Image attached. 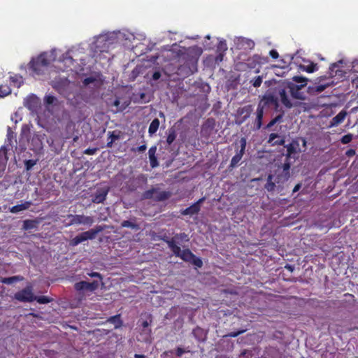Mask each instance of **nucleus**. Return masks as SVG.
Instances as JSON below:
<instances>
[{"mask_svg": "<svg viewBox=\"0 0 358 358\" xmlns=\"http://www.w3.org/2000/svg\"><path fill=\"white\" fill-rule=\"evenodd\" d=\"M282 119V115H277L275 117H274L273 119H272L266 125V128L267 129H270L271 128L273 125H275L277 122H281Z\"/></svg>", "mask_w": 358, "mask_h": 358, "instance_id": "36", "label": "nucleus"}, {"mask_svg": "<svg viewBox=\"0 0 358 358\" xmlns=\"http://www.w3.org/2000/svg\"><path fill=\"white\" fill-rule=\"evenodd\" d=\"M38 64H40L41 67H43L44 70L48 66L50 62L48 59L47 53H41L36 58L32 59V65L36 66Z\"/></svg>", "mask_w": 358, "mask_h": 358, "instance_id": "14", "label": "nucleus"}, {"mask_svg": "<svg viewBox=\"0 0 358 358\" xmlns=\"http://www.w3.org/2000/svg\"><path fill=\"white\" fill-rule=\"evenodd\" d=\"M268 143L273 145H283L285 143L284 138H280L278 134L271 133L268 137Z\"/></svg>", "mask_w": 358, "mask_h": 358, "instance_id": "22", "label": "nucleus"}, {"mask_svg": "<svg viewBox=\"0 0 358 358\" xmlns=\"http://www.w3.org/2000/svg\"><path fill=\"white\" fill-rule=\"evenodd\" d=\"M279 173L277 174L276 178L275 179V182L277 183H283L287 181L289 176L290 173L288 172L287 174V171H282V169H278Z\"/></svg>", "mask_w": 358, "mask_h": 358, "instance_id": "25", "label": "nucleus"}, {"mask_svg": "<svg viewBox=\"0 0 358 358\" xmlns=\"http://www.w3.org/2000/svg\"><path fill=\"white\" fill-rule=\"evenodd\" d=\"M292 80L293 81L297 83H300V84H305V85L306 86L307 85V82H308V79L305 77H303V76H294L292 78Z\"/></svg>", "mask_w": 358, "mask_h": 358, "instance_id": "39", "label": "nucleus"}, {"mask_svg": "<svg viewBox=\"0 0 358 358\" xmlns=\"http://www.w3.org/2000/svg\"><path fill=\"white\" fill-rule=\"evenodd\" d=\"M99 287V282L96 280L89 282L87 281H80L75 284V289L77 291L88 290L91 292H94Z\"/></svg>", "mask_w": 358, "mask_h": 358, "instance_id": "10", "label": "nucleus"}, {"mask_svg": "<svg viewBox=\"0 0 358 358\" xmlns=\"http://www.w3.org/2000/svg\"><path fill=\"white\" fill-rule=\"evenodd\" d=\"M264 99L266 100V101L263 103L264 106L267 103H271L275 106L278 105V99L273 95L265 96Z\"/></svg>", "mask_w": 358, "mask_h": 358, "instance_id": "38", "label": "nucleus"}, {"mask_svg": "<svg viewBox=\"0 0 358 358\" xmlns=\"http://www.w3.org/2000/svg\"><path fill=\"white\" fill-rule=\"evenodd\" d=\"M215 121L213 118L207 119L201 127V132L209 136L215 128Z\"/></svg>", "mask_w": 358, "mask_h": 358, "instance_id": "16", "label": "nucleus"}, {"mask_svg": "<svg viewBox=\"0 0 358 358\" xmlns=\"http://www.w3.org/2000/svg\"><path fill=\"white\" fill-rule=\"evenodd\" d=\"M34 301H36L40 304H46L52 301V299L46 296H34Z\"/></svg>", "mask_w": 358, "mask_h": 358, "instance_id": "34", "label": "nucleus"}, {"mask_svg": "<svg viewBox=\"0 0 358 358\" xmlns=\"http://www.w3.org/2000/svg\"><path fill=\"white\" fill-rule=\"evenodd\" d=\"M38 222L36 220H25L23 221L22 228L24 230H29L36 227Z\"/></svg>", "mask_w": 358, "mask_h": 358, "instance_id": "27", "label": "nucleus"}, {"mask_svg": "<svg viewBox=\"0 0 358 358\" xmlns=\"http://www.w3.org/2000/svg\"><path fill=\"white\" fill-rule=\"evenodd\" d=\"M108 322L114 324L115 328L120 327L122 324V322L120 319V315H119V314L110 317L108 319Z\"/></svg>", "mask_w": 358, "mask_h": 358, "instance_id": "31", "label": "nucleus"}, {"mask_svg": "<svg viewBox=\"0 0 358 358\" xmlns=\"http://www.w3.org/2000/svg\"><path fill=\"white\" fill-rule=\"evenodd\" d=\"M251 83L255 87H259L262 83V77L258 76L251 80Z\"/></svg>", "mask_w": 358, "mask_h": 358, "instance_id": "41", "label": "nucleus"}, {"mask_svg": "<svg viewBox=\"0 0 358 358\" xmlns=\"http://www.w3.org/2000/svg\"><path fill=\"white\" fill-rule=\"evenodd\" d=\"M299 69L303 71H306L307 73H313L318 69L317 64L313 62H310V64L308 66L300 65Z\"/></svg>", "mask_w": 358, "mask_h": 358, "instance_id": "29", "label": "nucleus"}, {"mask_svg": "<svg viewBox=\"0 0 358 358\" xmlns=\"http://www.w3.org/2000/svg\"><path fill=\"white\" fill-rule=\"evenodd\" d=\"M151 319L148 318V320H143L142 317L138 320V325L139 327L142 328V331L148 333L150 331L149 327L151 324Z\"/></svg>", "mask_w": 358, "mask_h": 358, "instance_id": "26", "label": "nucleus"}, {"mask_svg": "<svg viewBox=\"0 0 358 358\" xmlns=\"http://www.w3.org/2000/svg\"><path fill=\"white\" fill-rule=\"evenodd\" d=\"M264 105L263 101H261L258 103L256 112L255 113V118L252 121L253 129L259 130L262 126V120L264 115Z\"/></svg>", "mask_w": 358, "mask_h": 358, "instance_id": "8", "label": "nucleus"}, {"mask_svg": "<svg viewBox=\"0 0 358 358\" xmlns=\"http://www.w3.org/2000/svg\"><path fill=\"white\" fill-rule=\"evenodd\" d=\"M224 53L218 52V55L216 57L215 60L217 62H222L223 59Z\"/></svg>", "mask_w": 358, "mask_h": 358, "instance_id": "58", "label": "nucleus"}, {"mask_svg": "<svg viewBox=\"0 0 358 358\" xmlns=\"http://www.w3.org/2000/svg\"><path fill=\"white\" fill-rule=\"evenodd\" d=\"M155 152H156V147L155 146L150 148L148 151L150 165L152 166V167L157 166V157L155 156Z\"/></svg>", "mask_w": 358, "mask_h": 358, "instance_id": "28", "label": "nucleus"}, {"mask_svg": "<svg viewBox=\"0 0 358 358\" xmlns=\"http://www.w3.org/2000/svg\"><path fill=\"white\" fill-rule=\"evenodd\" d=\"M29 66V69L36 75H41L43 73L44 69L43 67H41L40 64L36 65V66L32 65V59L30 61Z\"/></svg>", "mask_w": 358, "mask_h": 358, "instance_id": "32", "label": "nucleus"}, {"mask_svg": "<svg viewBox=\"0 0 358 358\" xmlns=\"http://www.w3.org/2000/svg\"><path fill=\"white\" fill-rule=\"evenodd\" d=\"M57 99H56L55 96L50 95V94L47 95L45 97V102L48 105L52 104Z\"/></svg>", "mask_w": 358, "mask_h": 358, "instance_id": "47", "label": "nucleus"}, {"mask_svg": "<svg viewBox=\"0 0 358 358\" xmlns=\"http://www.w3.org/2000/svg\"><path fill=\"white\" fill-rule=\"evenodd\" d=\"M205 197H202L199 199L196 202L191 205L189 207L182 210L180 211L181 215L192 216L198 214L201 210V205L205 201Z\"/></svg>", "mask_w": 358, "mask_h": 358, "instance_id": "9", "label": "nucleus"}, {"mask_svg": "<svg viewBox=\"0 0 358 358\" xmlns=\"http://www.w3.org/2000/svg\"><path fill=\"white\" fill-rule=\"evenodd\" d=\"M17 280H18V277H17V276H13V277H9V278H4L2 280V282H3V283H5V284L10 285V284L14 283V282H16Z\"/></svg>", "mask_w": 358, "mask_h": 358, "instance_id": "42", "label": "nucleus"}, {"mask_svg": "<svg viewBox=\"0 0 358 358\" xmlns=\"http://www.w3.org/2000/svg\"><path fill=\"white\" fill-rule=\"evenodd\" d=\"M20 78H18L17 76H10L9 80L13 83L14 84H17V86H20V82H19Z\"/></svg>", "mask_w": 358, "mask_h": 358, "instance_id": "49", "label": "nucleus"}, {"mask_svg": "<svg viewBox=\"0 0 358 358\" xmlns=\"http://www.w3.org/2000/svg\"><path fill=\"white\" fill-rule=\"evenodd\" d=\"M198 333H201V334H202V333H203L202 329H200V328H196V329H194V331H193V334H194L195 336H196V334H198Z\"/></svg>", "mask_w": 358, "mask_h": 358, "instance_id": "63", "label": "nucleus"}, {"mask_svg": "<svg viewBox=\"0 0 358 358\" xmlns=\"http://www.w3.org/2000/svg\"><path fill=\"white\" fill-rule=\"evenodd\" d=\"M157 131V118L152 120L150 127H149V133L154 134Z\"/></svg>", "mask_w": 358, "mask_h": 358, "instance_id": "44", "label": "nucleus"}, {"mask_svg": "<svg viewBox=\"0 0 358 358\" xmlns=\"http://www.w3.org/2000/svg\"><path fill=\"white\" fill-rule=\"evenodd\" d=\"M167 196H166V192H161L159 194H158V201H162V200H164V199H166Z\"/></svg>", "mask_w": 358, "mask_h": 358, "instance_id": "57", "label": "nucleus"}, {"mask_svg": "<svg viewBox=\"0 0 358 358\" xmlns=\"http://www.w3.org/2000/svg\"><path fill=\"white\" fill-rule=\"evenodd\" d=\"M88 275L92 278H98L100 280H102V275L98 272H91L88 273Z\"/></svg>", "mask_w": 358, "mask_h": 358, "instance_id": "52", "label": "nucleus"}, {"mask_svg": "<svg viewBox=\"0 0 358 358\" xmlns=\"http://www.w3.org/2000/svg\"><path fill=\"white\" fill-rule=\"evenodd\" d=\"M108 226L105 224L96 225L94 228L91 229L87 231L82 232L75 236L70 241L69 244L71 246L74 247L85 241L94 239L99 233L103 231Z\"/></svg>", "mask_w": 358, "mask_h": 358, "instance_id": "3", "label": "nucleus"}, {"mask_svg": "<svg viewBox=\"0 0 358 358\" xmlns=\"http://www.w3.org/2000/svg\"><path fill=\"white\" fill-rule=\"evenodd\" d=\"M290 167H291V164H290V162H289V159L286 158V160L282 164V167L280 168V169H282V171H287V173L288 172H289Z\"/></svg>", "mask_w": 358, "mask_h": 358, "instance_id": "43", "label": "nucleus"}, {"mask_svg": "<svg viewBox=\"0 0 358 358\" xmlns=\"http://www.w3.org/2000/svg\"><path fill=\"white\" fill-rule=\"evenodd\" d=\"M285 147L287 148L286 158L287 159H290L292 155L296 154L299 150V143L296 140H293Z\"/></svg>", "mask_w": 358, "mask_h": 358, "instance_id": "17", "label": "nucleus"}, {"mask_svg": "<svg viewBox=\"0 0 358 358\" xmlns=\"http://www.w3.org/2000/svg\"><path fill=\"white\" fill-rule=\"evenodd\" d=\"M246 143V139L244 137H242L238 141H236L233 143L236 150V155L232 157L228 166L229 171H232L239 165V162L242 159L245 151Z\"/></svg>", "mask_w": 358, "mask_h": 358, "instance_id": "4", "label": "nucleus"}, {"mask_svg": "<svg viewBox=\"0 0 358 358\" xmlns=\"http://www.w3.org/2000/svg\"><path fill=\"white\" fill-rule=\"evenodd\" d=\"M39 104H40V101H39L38 98L34 94L29 96L24 100V106L27 108H28L29 110H32V111L36 110L37 109V108L38 107Z\"/></svg>", "mask_w": 358, "mask_h": 358, "instance_id": "13", "label": "nucleus"}, {"mask_svg": "<svg viewBox=\"0 0 358 358\" xmlns=\"http://www.w3.org/2000/svg\"><path fill=\"white\" fill-rule=\"evenodd\" d=\"M155 189L152 188V189L145 191L143 194V199H150L153 196V194L155 192Z\"/></svg>", "mask_w": 358, "mask_h": 358, "instance_id": "48", "label": "nucleus"}, {"mask_svg": "<svg viewBox=\"0 0 358 358\" xmlns=\"http://www.w3.org/2000/svg\"><path fill=\"white\" fill-rule=\"evenodd\" d=\"M197 71V59L192 57L185 62L180 65L176 70V73L178 78H185Z\"/></svg>", "mask_w": 358, "mask_h": 358, "instance_id": "5", "label": "nucleus"}, {"mask_svg": "<svg viewBox=\"0 0 358 358\" xmlns=\"http://www.w3.org/2000/svg\"><path fill=\"white\" fill-rule=\"evenodd\" d=\"M121 227H128L132 229L138 230L139 229V226L136 222L130 221V220H124L121 222Z\"/></svg>", "mask_w": 358, "mask_h": 358, "instance_id": "33", "label": "nucleus"}, {"mask_svg": "<svg viewBox=\"0 0 358 358\" xmlns=\"http://www.w3.org/2000/svg\"><path fill=\"white\" fill-rule=\"evenodd\" d=\"M108 193V189H99L95 194L92 196V201L94 203H103L106 200Z\"/></svg>", "mask_w": 358, "mask_h": 358, "instance_id": "15", "label": "nucleus"}, {"mask_svg": "<svg viewBox=\"0 0 358 358\" xmlns=\"http://www.w3.org/2000/svg\"><path fill=\"white\" fill-rule=\"evenodd\" d=\"M355 150L354 149H349L346 151L345 152V155L348 156V157H352L355 155Z\"/></svg>", "mask_w": 358, "mask_h": 358, "instance_id": "56", "label": "nucleus"}, {"mask_svg": "<svg viewBox=\"0 0 358 358\" xmlns=\"http://www.w3.org/2000/svg\"><path fill=\"white\" fill-rule=\"evenodd\" d=\"M94 81V78H93L92 77H88V78H86L83 80V84L85 85H89L90 83H92Z\"/></svg>", "mask_w": 358, "mask_h": 358, "instance_id": "54", "label": "nucleus"}, {"mask_svg": "<svg viewBox=\"0 0 358 358\" xmlns=\"http://www.w3.org/2000/svg\"><path fill=\"white\" fill-rule=\"evenodd\" d=\"M273 176L272 174H269L267 177V181L264 185V187L268 192H273L275 188V184L274 182H273Z\"/></svg>", "mask_w": 358, "mask_h": 358, "instance_id": "30", "label": "nucleus"}, {"mask_svg": "<svg viewBox=\"0 0 358 358\" xmlns=\"http://www.w3.org/2000/svg\"><path fill=\"white\" fill-rule=\"evenodd\" d=\"M31 205V201H25L21 204L15 205L10 208V212L12 213H17L22 210L28 209Z\"/></svg>", "mask_w": 358, "mask_h": 358, "instance_id": "24", "label": "nucleus"}, {"mask_svg": "<svg viewBox=\"0 0 358 358\" xmlns=\"http://www.w3.org/2000/svg\"><path fill=\"white\" fill-rule=\"evenodd\" d=\"M36 164V162L33 159H28L24 162L25 168L27 171L31 169Z\"/></svg>", "mask_w": 358, "mask_h": 358, "instance_id": "45", "label": "nucleus"}, {"mask_svg": "<svg viewBox=\"0 0 358 358\" xmlns=\"http://www.w3.org/2000/svg\"><path fill=\"white\" fill-rule=\"evenodd\" d=\"M301 185L300 183L296 184L293 189V193L298 192L301 189Z\"/></svg>", "mask_w": 358, "mask_h": 358, "instance_id": "59", "label": "nucleus"}, {"mask_svg": "<svg viewBox=\"0 0 358 358\" xmlns=\"http://www.w3.org/2000/svg\"><path fill=\"white\" fill-rule=\"evenodd\" d=\"M227 50V46L225 41H220L217 46V52L224 53Z\"/></svg>", "mask_w": 358, "mask_h": 358, "instance_id": "37", "label": "nucleus"}, {"mask_svg": "<svg viewBox=\"0 0 358 358\" xmlns=\"http://www.w3.org/2000/svg\"><path fill=\"white\" fill-rule=\"evenodd\" d=\"M347 114V112L344 110L340 111L334 117L331 119L329 123V127H334L341 124L344 121Z\"/></svg>", "mask_w": 358, "mask_h": 358, "instance_id": "19", "label": "nucleus"}, {"mask_svg": "<svg viewBox=\"0 0 358 358\" xmlns=\"http://www.w3.org/2000/svg\"><path fill=\"white\" fill-rule=\"evenodd\" d=\"M137 150L139 151V152H143L146 150V145H142L139 147H138Z\"/></svg>", "mask_w": 358, "mask_h": 358, "instance_id": "61", "label": "nucleus"}, {"mask_svg": "<svg viewBox=\"0 0 358 358\" xmlns=\"http://www.w3.org/2000/svg\"><path fill=\"white\" fill-rule=\"evenodd\" d=\"M269 55L274 59H276L279 57L278 52L275 49L270 50Z\"/></svg>", "mask_w": 358, "mask_h": 358, "instance_id": "50", "label": "nucleus"}, {"mask_svg": "<svg viewBox=\"0 0 358 358\" xmlns=\"http://www.w3.org/2000/svg\"><path fill=\"white\" fill-rule=\"evenodd\" d=\"M140 75L143 76L146 79H149L150 84L154 85L152 80L155 82L157 80V67H148L146 65H137L131 72L129 76V81H134Z\"/></svg>", "mask_w": 358, "mask_h": 358, "instance_id": "2", "label": "nucleus"}, {"mask_svg": "<svg viewBox=\"0 0 358 358\" xmlns=\"http://www.w3.org/2000/svg\"><path fill=\"white\" fill-rule=\"evenodd\" d=\"M71 82L67 78L57 77L52 81V87L60 94L66 96L69 91Z\"/></svg>", "mask_w": 358, "mask_h": 358, "instance_id": "7", "label": "nucleus"}, {"mask_svg": "<svg viewBox=\"0 0 358 358\" xmlns=\"http://www.w3.org/2000/svg\"><path fill=\"white\" fill-rule=\"evenodd\" d=\"M338 66V64L337 63H333L331 64V66H329V71H330V76L331 77L334 76L335 75H334V72L335 71V69Z\"/></svg>", "mask_w": 358, "mask_h": 358, "instance_id": "51", "label": "nucleus"}, {"mask_svg": "<svg viewBox=\"0 0 358 358\" xmlns=\"http://www.w3.org/2000/svg\"><path fill=\"white\" fill-rule=\"evenodd\" d=\"M134 358H146V357L143 355L136 354Z\"/></svg>", "mask_w": 358, "mask_h": 358, "instance_id": "64", "label": "nucleus"}, {"mask_svg": "<svg viewBox=\"0 0 358 358\" xmlns=\"http://www.w3.org/2000/svg\"><path fill=\"white\" fill-rule=\"evenodd\" d=\"M95 150H96L95 149H87L85 151V153L87 154V155H93V154H94Z\"/></svg>", "mask_w": 358, "mask_h": 358, "instance_id": "60", "label": "nucleus"}, {"mask_svg": "<svg viewBox=\"0 0 358 358\" xmlns=\"http://www.w3.org/2000/svg\"><path fill=\"white\" fill-rule=\"evenodd\" d=\"M15 299L22 302H31L34 301V296L30 289H23L15 294Z\"/></svg>", "mask_w": 358, "mask_h": 358, "instance_id": "11", "label": "nucleus"}, {"mask_svg": "<svg viewBox=\"0 0 358 358\" xmlns=\"http://www.w3.org/2000/svg\"><path fill=\"white\" fill-rule=\"evenodd\" d=\"M71 224H84L91 226L94 223V218L92 216L84 215H75L72 216Z\"/></svg>", "mask_w": 358, "mask_h": 358, "instance_id": "12", "label": "nucleus"}, {"mask_svg": "<svg viewBox=\"0 0 358 358\" xmlns=\"http://www.w3.org/2000/svg\"><path fill=\"white\" fill-rule=\"evenodd\" d=\"M120 104V101L119 99H115L114 101L113 105L117 108V110H123L125 108V107H119Z\"/></svg>", "mask_w": 358, "mask_h": 358, "instance_id": "55", "label": "nucleus"}, {"mask_svg": "<svg viewBox=\"0 0 358 358\" xmlns=\"http://www.w3.org/2000/svg\"><path fill=\"white\" fill-rule=\"evenodd\" d=\"M329 86H330L329 83L323 84V85H315V87H312L311 90L316 93H320Z\"/></svg>", "mask_w": 358, "mask_h": 358, "instance_id": "35", "label": "nucleus"}, {"mask_svg": "<svg viewBox=\"0 0 358 358\" xmlns=\"http://www.w3.org/2000/svg\"><path fill=\"white\" fill-rule=\"evenodd\" d=\"M352 138H353V135L351 134H348L342 136V138L341 139V142L343 144H348L352 141Z\"/></svg>", "mask_w": 358, "mask_h": 358, "instance_id": "40", "label": "nucleus"}, {"mask_svg": "<svg viewBox=\"0 0 358 358\" xmlns=\"http://www.w3.org/2000/svg\"><path fill=\"white\" fill-rule=\"evenodd\" d=\"M304 87H306L305 84H296L292 82H287L285 87L279 90V96L282 104L287 108H291L293 106V103L287 96V92L294 99L303 100L305 95L301 92V90Z\"/></svg>", "mask_w": 358, "mask_h": 358, "instance_id": "1", "label": "nucleus"}, {"mask_svg": "<svg viewBox=\"0 0 358 358\" xmlns=\"http://www.w3.org/2000/svg\"><path fill=\"white\" fill-rule=\"evenodd\" d=\"M120 134H121L120 131H116V130L108 132V142H107V145H106L107 148L113 147V143L115 141L119 140L120 138Z\"/></svg>", "mask_w": 358, "mask_h": 358, "instance_id": "21", "label": "nucleus"}, {"mask_svg": "<svg viewBox=\"0 0 358 358\" xmlns=\"http://www.w3.org/2000/svg\"><path fill=\"white\" fill-rule=\"evenodd\" d=\"M189 350H185L182 348H180V347H178L177 348V349L176 350V352H175V354H176V356L178 357H181L182 355L185 353V352H189Z\"/></svg>", "mask_w": 358, "mask_h": 358, "instance_id": "46", "label": "nucleus"}, {"mask_svg": "<svg viewBox=\"0 0 358 358\" xmlns=\"http://www.w3.org/2000/svg\"><path fill=\"white\" fill-rule=\"evenodd\" d=\"M178 236V235H176L175 237L166 241L169 249L171 250L174 255H178L180 249V247L177 245L175 239Z\"/></svg>", "mask_w": 358, "mask_h": 358, "instance_id": "23", "label": "nucleus"}, {"mask_svg": "<svg viewBox=\"0 0 358 358\" xmlns=\"http://www.w3.org/2000/svg\"><path fill=\"white\" fill-rule=\"evenodd\" d=\"M285 268L289 271L290 272H292L294 271V266L289 264H287Z\"/></svg>", "mask_w": 358, "mask_h": 358, "instance_id": "62", "label": "nucleus"}, {"mask_svg": "<svg viewBox=\"0 0 358 358\" xmlns=\"http://www.w3.org/2000/svg\"><path fill=\"white\" fill-rule=\"evenodd\" d=\"M243 332H245V330H241V331H232L231 333L229 334V336L230 337H236L238 336V335L243 334Z\"/></svg>", "mask_w": 358, "mask_h": 358, "instance_id": "53", "label": "nucleus"}, {"mask_svg": "<svg viewBox=\"0 0 358 358\" xmlns=\"http://www.w3.org/2000/svg\"><path fill=\"white\" fill-rule=\"evenodd\" d=\"M253 106L250 104L244 106L238 109V114L242 116L243 122L245 121L252 114Z\"/></svg>", "mask_w": 358, "mask_h": 358, "instance_id": "20", "label": "nucleus"}, {"mask_svg": "<svg viewBox=\"0 0 358 358\" xmlns=\"http://www.w3.org/2000/svg\"><path fill=\"white\" fill-rule=\"evenodd\" d=\"M3 76L0 78V97H4L11 93V89L8 85V79H4Z\"/></svg>", "mask_w": 358, "mask_h": 358, "instance_id": "18", "label": "nucleus"}, {"mask_svg": "<svg viewBox=\"0 0 358 358\" xmlns=\"http://www.w3.org/2000/svg\"><path fill=\"white\" fill-rule=\"evenodd\" d=\"M175 256L180 257L186 262L192 264L198 268H201L203 266V262L201 259L197 257L189 249H185L183 250L180 249L178 255H175Z\"/></svg>", "mask_w": 358, "mask_h": 358, "instance_id": "6", "label": "nucleus"}]
</instances>
